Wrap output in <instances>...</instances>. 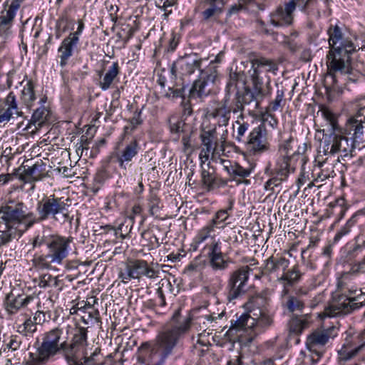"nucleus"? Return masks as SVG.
<instances>
[{"instance_id": "obj_12", "label": "nucleus", "mask_w": 365, "mask_h": 365, "mask_svg": "<svg viewBox=\"0 0 365 365\" xmlns=\"http://www.w3.org/2000/svg\"><path fill=\"white\" fill-rule=\"evenodd\" d=\"M365 347V329L356 336L346 338L341 348L338 351L340 362L354 358Z\"/></svg>"}, {"instance_id": "obj_16", "label": "nucleus", "mask_w": 365, "mask_h": 365, "mask_svg": "<svg viewBox=\"0 0 365 365\" xmlns=\"http://www.w3.org/2000/svg\"><path fill=\"white\" fill-rule=\"evenodd\" d=\"M71 242L70 237H57L46 243L48 258L53 264H61L68 255V247Z\"/></svg>"}, {"instance_id": "obj_60", "label": "nucleus", "mask_w": 365, "mask_h": 365, "mask_svg": "<svg viewBox=\"0 0 365 365\" xmlns=\"http://www.w3.org/2000/svg\"><path fill=\"white\" fill-rule=\"evenodd\" d=\"M141 109H136L134 112L133 116L130 120V123L131 125V128L130 132H133L138 125H140L143 123V120L141 119Z\"/></svg>"}, {"instance_id": "obj_1", "label": "nucleus", "mask_w": 365, "mask_h": 365, "mask_svg": "<svg viewBox=\"0 0 365 365\" xmlns=\"http://www.w3.org/2000/svg\"><path fill=\"white\" fill-rule=\"evenodd\" d=\"M329 51L327 55V75L335 81L336 74L351 71V56L358 50L365 51V45L359 42L356 34L344 32L338 24H331L327 29Z\"/></svg>"}, {"instance_id": "obj_17", "label": "nucleus", "mask_w": 365, "mask_h": 365, "mask_svg": "<svg viewBox=\"0 0 365 365\" xmlns=\"http://www.w3.org/2000/svg\"><path fill=\"white\" fill-rule=\"evenodd\" d=\"M220 245V239L212 238V242L205 244L202 249V253L209 258L210 266L214 269L222 270L227 267Z\"/></svg>"}, {"instance_id": "obj_20", "label": "nucleus", "mask_w": 365, "mask_h": 365, "mask_svg": "<svg viewBox=\"0 0 365 365\" xmlns=\"http://www.w3.org/2000/svg\"><path fill=\"white\" fill-rule=\"evenodd\" d=\"M220 161L233 180L246 185L250 184V181L247 178L254 171L255 164H248L247 166H242L239 163L230 165V162L227 160L220 159Z\"/></svg>"}, {"instance_id": "obj_30", "label": "nucleus", "mask_w": 365, "mask_h": 365, "mask_svg": "<svg viewBox=\"0 0 365 365\" xmlns=\"http://www.w3.org/2000/svg\"><path fill=\"white\" fill-rule=\"evenodd\" d=\"M338 133L331 130L329 134H324L319 148V153L324 155L337 153Z\"/></svg>"}, {"instance_id": "obj_37", "label": "nucleus", "mask_w": 365, "mask_h": 365, "mask_svg": "<svg viewBox=\"0 0 365 365\" xmlns=\"http://www.w3.org/2000/svg\"><path fill=\"white\" fill-rule=\"evenodd\" d=\"M302 274V272L299 270V266L296 264L291 269L284 272L283 274L278 278V281L282 284L293 286L299 282Z\"/></svg>"}, {"instance_id": "obj_56", "label": "nucleus", "mask_w": 365, "mask_h": 365, "mask_svg": "<svg viewBox=\"0 0 365 365\" xmlns=\"http://www.w3.org/2000/svg\"><path fill=\"white\" fill-rule=\"evenodd\" d=\"M170 129L172 133H179L183 131L185 125V122L175 117H173L169 120Z\"/></svg>"}, {"instance_id": "obj_48", "label": "nucleus", "mask_w": 365, "mask_h": 365, "mask_svg": "<svg viewBox=\"0 0 365 365\" xmlns=\"http://www.w3.org/2000/svg\"><path fill=\"white\" fill-rule=\"evenodd\" d=\"M349 274H346L343 275L338 281L337 287L338 292L341 294H345L347 296L351 297L352 294H356V289L349 286L347 283Z\"/></svg>"}, {"instance_id": "obj_18", "label": "nucleus", "mask_w": 365, "mask_h": 365, "mask_svg": "<svg viewBox=\"0 0 365 365\" xmlns=\"http://www.w3.org/2000/svg\"><path fill=\"white\" fill-rule=\"evenodd\" d=\"M130 269V275L133 279H140L143 276L149 279H155L158 277L160 270L153 265H149L145 260L133 259L130 260L127 264Z\"/></svg>"}, {"instance_id": "obj_59", "label": "nucleus", "mask_w": 365, "mask_h": 365, "mask_svg": "<svg viewBox=\"0 0 365 365\" xmlns=\"http://www.w3.org/2000/svg\"><path fill=\"white\" fill-rule=\"evenodd\" d=\"M271 110H267L262 114V123L264 125V123H267L269 125H270L272 128H275L278 125V120L275 118L274 115L270 113Z\"/></svg>"}, {"instance_id": "obj_29", "label": "nucleus", "mask_w": 365, "mask_h": 365, "mask_svg": "<svg viewBox=\"0 0 365 365\" xmlns=\"http://www.w3.org/2000/svg\"><path fill=\"white\" fill-rule=\"evenodd\" d=\"M120 66L118 63L113 62L111 66L108 67L106 70V73L103 74V71L99 73V76L101 78L98 86L103 91H107L110 88H111L112 84L115 81V80L118 78V76L120 73Z\"/></svg>"}, {"instance_id": "obj_34", "label": "nucleus", "mask_w": 365, "mask_h": 365, "mask_svg": "<svg viewBox=\"0 0 365 365\" xmlns=\"http://www.w3.org/2000/svg\"><path fill=\"white\" fill-rule=\"evenodd\" d=\"M203 3L208 7L202 12L204 20H208L212 17L220 16L226 4L225 0H204Z\"/></svg>"}, {"instance_id": "obj_38", "label": "nucleus", "mask_w": 365, "mask_h": 365, "mask_svg": "<svg viewBox=\"0 0 365 365\" xmlns=\"http://www.w3.org/2000/svg\"><path fill=\"white\" fill-rule=\"evenodd\" d=\"M16 13L5 9L0 15V36H6L11 28Z\"/></svg>"}, {"instance_id": "obj_4", "label": "nucleus", "mask_w": 365, "mask_h": 365, "mask_svg": "<svg viewBox=\"0 0 365 365\" xmlns=\"http://www.w3.org/2000/svg\"><path fill=\"white\" fill-rule=\"evenodd\" d=\"M62 334L63 331L58 328L46 332L36 352L30 353V360L26 365H44L51 358L61 353L63 347Z\"/></svg>"}, {"instance_id": "obj_61", "label": "nucleus", "mask_w": 365, "mask_h": 365, "mask_svg": "<svg viewBox=\"0 0 365 365\" xmlns=\"http://www.w3.org/2000/svg\"><path fill=\"white\" fill-rule=\"evenodd\" d=\"M21 344V340L19 336L15 335L11 336L10 337L9 341L7 344V347H9L12 351H16L19 349Z\"/></svg>"}, {"instance_id": "obj_3", "label": "nucleus", "mask_w": 365, "mask_h": 365, "mask_svg": "<svg viewBox=\"0 0 365 365\" xmlns=\"http://www.w3.org/2000/svg\"><path fill=\"white\" fill-rule=\"evenodd\" d=\"M35 221L31 213H26L21 207H1L0 225L7 230H0V247L6 245L16 235H21Z\"/></svg>"}, {"instance_id": "obj_45", "label": "nucleus", "mask_w": 365, "mask_h": 365, "mask_svg": "<svg viewBox=\"0 0 365 365\" xmlns=\"http://www.w3.org/2000/svg\"><path fill=\"white\" fill-rule=\"evenodd\" d=\"M80 350L87 344V329L83 327L78 328L75 333L71 343Z\"/></svg>"}, {"instance_id": "obj_21", "label": "nucleus", "mask_w": 365, "mask_h": 365, "mask_svg": "<svg viewBox=\"0 0 365 365\" xmlns=\"http://www.w3.org/2000/svg\"><path fill=\"white\" fill-rule=\"evenodd\" d=\"M336 334L334 327L325 329L316 330L308 336L306 342L307 347L309 351L322 350L329 339L334 338Z\"/></svg>"}, {"instance_id": "obj_26", "label": "nucleus", "mask_w": 365, "mask_h": 365, "mask_svg": "<svg viewBox=\"0 0 365 365\" xmlns=\"http://www.w3.org/2000/svg\"><path fill=\"white\" fill-rule=\"evenodd\" d=\"M78 44L77 38L72 39L69 36L66 37L62 41L58 48V57L59 58L61 68H64L68 63V61L73 55L74 50L76 48Z\"/></svg>"}, {"instance_id": "obj_43", "label": "nucleus", "mask_w": 365, "mask_h": 365, "mask_svg": "<svg viewBox=\"0 0 365 365\" xmlns=\"http://www.w3.org/2000/svg\"><path fill=\"white\" fill-rule=\"evenodd\" d=\"M295 141L290 137L287 140H284L280 145L279 150L280 152V156L279 158H286L287 163L292 165V154L293 153V148Z\"/></svg>"}, {"instance_id": "obj_28", "label": "nucleus", "mask_w": 365, "mask_h": 365, "mask_svg": "<svg viewBox=\"0 0 365 365\" xmlns=\"http://www.w3.org/2000/svg\"><path fill=\"white\" fill-rule=\"evenodd\" d=\"M270 91H267V89H263V93L262 94L258 93L255 86H252V90L250 88H245L243 92H240V97L242 100V102L244 105H250L253 103V110L257 109L259 107L260 101H262L264 98L269 93Z\"/></svg>"}, {"instance_id": "obj_15", "label": "nucleus", "mask_w": 365, "mask_h": 365, "mask_svg": "<svg viewBox=\"0 0 365 365\" xmlns=\"http://www.w3.org/2000/svg\"><path fill=\"white\" fill-rule=\"evenodd\" d=\"M32 295L19 294L15 295L10 292L6 297L4 302V309L9 315H14L19 312H24L25 315H28L30 310V304L33 302Z\"/></svg>"}, {"instance_id": "obj_55", "label": "nucleus", "mask_w": 365, "mask_h": 365, "mask_svg": "<svg viewBox=\"0 0 365 365\" xmlns=\"http://www.w3.org/2000/svg\"><path fill=\"white\" fill-rule=\"evenodd\" d=\"M284 92L283 90H277V95L273 101H272L269 106L267 108V110L274 112L281 107V103L284 99Z\"/></svg>"}, {"instance_id": "obj_13", "label": "nucleus", "mask_w": 365, "mask_h": 365, "mask_svg": "<svg viewBox=\"0 0 365 365\" xmlns=\"http://www.w3.org/2000/svg\"><path fill=\"white\" fill-rule=\"evenodd\" d=\"M296 0H289L280 5L269 15V22L274 27H284L292 24Z\"/></svg>"}, {"instance_id": "obj_41", "label": "nucleus", "mask_w": 365, "mask_h": 365, "mask_svg": "<svg viewBox=\"0 0 365 365\" xmlns=\"http://www.w3.org/2000/svg\"><path fill=\"white\" fill-rule=\"evenodd\" d=\"M21 100L28 108L33 106V103L36 100V95L34 93V83L31 80L28 81L24 86L21 91Z\"/></svg>"}, {"instance_id": "obj_11", "label": "nucleus", "mask_w": 365, "mask_h": 365, "mask_svg": "<svg viewBox=\"0 0 365 365\" xmlns=\"http://www.w3.org/2000/svg\"><path fill=\"white\" fill-rule=\"evenodd\" d=\"M202 59L197 53L185 54L178 58L173 63L172 73L181 77L188 76L192 74L196 70H201Z\"/></svg>"}, {"instance_id": "obj_23", "label": "nucleus", "mask_w": 365, "mask_h": 365, "mask_svg": "<svg viewBox=\"0 0 365 365\" xmlns=\"http://www.w3.org/2000/svg\"><path fill=\"white\" fill-rule=\"evenodd\" d=\"M229 98L225 97L223 101L217 103V106L207 112V115L210 118L216 121V124L222 129L228 125L230 119V113L228 108Z\"/></svg>"}, {"instance_id": "obj_19", "label": "nucleus", "mask_w": 365, "mask_h": 365, "mask_svg": "<svg viewBox=\"0 0 365 365\" xmlns=\"http://www.w3.org/2000/svg\"><path fill=\"white\" fill-rule=\"evenodd\" d=\"M216 76L201 72V76L195 80L189 91L190 98H203L208 96L213 87Z\"/></svg>"}, {"instance_id": "obj_44", "label": "nucleus", "mask_w": 365, "mask_h": 365, "mask_svg": "<svg viewBox=\"0 0 365 365\" xmlns=\"http://www.w3.org/2000/svg\"><path fill=\"white\" fill-rule=\"evenodd\" d=\"M282 305L290 312L302 311L304 307V302L298 297L288 296L286 301L282 302Z\"/></svg>"}, {"instance_id": "obj_54", "label": "nucleus", "mask_w": 365, "mask_h": 365, "mask_svg": "<svg viewBox=\"0 0 365 365\" xmlns=\"http://www.w3.org/2000/svg\"><path fill=\"white\" fill-rule=\"evenodd\" d=\"M235 123L238 125L235 139L237 142L245 143L246 141L244 140V137L249 129L250 125L247 123H241L239 119L237 120Z\"/></svg>"}, {"instance_id": "obj_57", "label": "nucleus", "mask_w": 365, "mask_h": 365, "mask_svg": "<svg viewBox=\"0 0 365 365\" xmlns=\"http://www.w3.org/2000/svg\"><path fill=\"white\" fill-rule=\"evenodd\" d=\"M232 207H229L227 210H220L215 214V217L212 220L210 224L213 225V227L217 226L220 223L225 221L228 216V210H230Z\"/></svg>"}, {"instance_id": "obj_24", "label": "nucleus", "mask_w": 365, "mask_h": 365, "mask_svg": "<svg viewBox=\"0 0 365 365\" xmlns=\"http://www.w3.org/2000/svg\"><path fill=\"white\" fill-rule=\"evenodd\" d=\"M252 319H255L253 331L255 334L261 333L270 327L274 322L273 314L265 307L254 310Z\"/></svg>"}, {"instance_id": "obj_31", "label": "nucleus", "mask_w": 365, "mask_h": 365, "mask_svg": "<svg viewBox=\"0 0 365 365\" xmlns=\"http://www.w3.org/2000/svg\"><path fill=\"white\" fill-rule=\"evenodd\" d=\"M23 175L28 180L33 181L41 180L46 176V165L40 160L32 166H24Z\"/></svg>"}, {"instance_id": "obj_58", "label": "nucleus", "mask_w": 365, "mask_h": 365, "mask_svg": "<svg viewBox=\"0 0 365 365\" xmlns=\"http://www.w3.org/2000/svg\"><path fill=\"white\" fill-rule=\"evenodd\" d=\"M307 149V145L306 143H302L298 146L297 150L293 152L292 154V160L295 158L299 160L301 163L303 165L306 162V156L304 153Z\"/></svg>"}, {"instance_id": "obj_39", "label": "nucleus", "mask_w": 365, "mask_h": 365, "mask_svg": "<svg viewBox=\"0 0 365 365\" xmlns=\"http://www.w3.org/2000/svg\"><path fill=\"white\" fill-rule=\"evenodd\" d=\"M310 320L307 315L292 318L289 324V331L296 334H301L309 326Z\"/></svg>"}, {"instance_id": "obj_64", "label": "nucleus", "mask_w": 365, "mask_h": 365, "mask_svg": "<svg viewBox=\"0 0 365 365\" xmlns=\"http://www.w3.org/2000/svg\"><path fill=\"white\" fill-rule=\"evenodd\" d=\"M311 354L309 356V359L312 365H315L323 354V351L321 349H316V351H309Z\"/></svg>"}, {"instance_id": "obj_25", "label": "nucleus", "mask_w": 365, "mask_h": 365, "mask_svg": "<svg viewBox=\"0 0 365 365\" xmlns=\"http://www.w3.org/2000/svg\"><path fill=\"white\" fill-rule=\"evenodd\" d=\"M140 149L138 141L136 139L132 140L118 152L113 153L114 158L121 168H125V163L130 162L139 153Z\"/></svg>"}, {"instance_id": "obj_5", "label": "nucleus", "mask_w": 365, "mask_h": 365, "mask_svg": "<svg viewBox=\"0 0 365 365\" xmlns=\"http://www.w3.org/2000/svg\"><path fill=\"white\" fill-rule=\"evenodd\" d=\"M346 130L352 133L353 140L349 143V139L338 133L337 153H341L344 157L351 156L354 148L365 143V121L361 115L350 118L346 124Z\"/></svg>"}, {"instance_id": "obj_62", "label": "nucleus", "mask_w": 365, "mask_h": 365, "mask_svg": "<svg viewBox=\"0 0 365 365\" xmlns=\"http://www.w3.org/2000/svg\"><path fill=\"white\" fill-rule=\"evenodd\" d=\"M314 0H296L295 4L296 7L298 6L299 9L307 14H309V6L311 4H312Z\"/></svg>"}, {"instance_id": "obj_50", "label": "nucleus", "mask_w": 365, "mask_h": 365, "mask_svg": "<svg viewBox=\"0 0 365 365\" xmlns=\"http://www.w3.org/2000/svg\"><path fill=\"white\" fill-rule=\"evenodd\" d=\"M100 354L101 349L99 348H96L94 352L90 356H83L84 361L83 363L85 365L87 363H91L92 365H104L106 364V360H111L113 358L112 354H109L106 356L104 361H100L98 359Z\"/></svg>"}, {"instance_id": "obj_35", "label": "nucleus", "mask_w": 365, "mask_h": 365, "mask_svg": "<svg viewBox=\"0 0 365 365\" xmlns=\"http://www.w3.org/2000/svg\"><path fill=\"white\" fill-rule=\"evenodd\" d=\"M241 83L242 86L245 85V74L243 72L231 71L229 76V79L226 86V95L225 97L232 93H240L238 89V84Z\"/></svg>"}, {"instance_id": "obj_7", "label": "nucleus", "mask_w": 365, "mask_h": 365, "mask_svg": "<svg viewBox=\"0 0 365 365\" xmlns=\"http://www.w3.org/2000/svg\"><path fill=\"white\" fill-rule=\"evenodd\" d=\"M227 135V130L222 129L221 136L217 139L216 128L203 130L200 136L202 143V149L200 153L201 160H207L211 155L213 156L215 153H217L218 149L224 152Z\"/></svg>"}, {"instance_id": "obj_52", "label": "nucleus", "mask_w": 365, "mask_h": 365, "mask_svg": "<svg viewBox=\"0 0 365 365\" xmlns=\"http://www.w3.org/2000/svg\"><path fill=\"white\" fill-rule=\"evenodd\" d=\"M48 257V254L35 257L32 260L33 265L37 269H50L53 263Z\"/></svg>"}, {"instance_id": "obj_42", "label": "nucleus", "mask_w": 365, "mask_h": 365, "mask_svg": "<svg viewBox=\"0 0 365 365\" xmlns=\"http://www.w3.org/2000/svg\"><path fill=\"white\" fill-rule=\"evenodd\" d=\"M254 323L255 321L252 317L247 314H243L234 323H232L231 329L237 331H253Z\"/></svg>"}, {"instance_id": "obj_32", "label": "nucleus", "mask_w": 365, "mask_h": 365, "mask_svg": "<svg viewBox=\"0 0 365 365\" xmlns=\"http://www.w3.org/2000/svg\"><path fill=\"white\" fill-rule=\"evenodd\" d=\"M33 302L30 304V310L28 315H31L35 310L40 313L51 314L53 308V301L50 297H43L41 299L35 295H32Z\"/></svg>"}, {"instance_id": "obj_22", "label": "nucleus", "mask_w": 365, "mask_h": 365, "mask_svg": "<svg viewBox=\"0 0 365 365\" xmlns=\"http://www.w3.org/2000/svg\"><path fill=\"white\" fill-rule=\"evenodd\" d=\"M22 116L16 96L13 92H10L6 98L0 102V124L8 123L13 115Z\"/></svg>"}, {"instance_id": "obj_53", "label": "nucleus", "mask_w": 365, "mask_h": 365, "mask_svg": "<svg viewBox=\"0 0 365 365\" xmlns=\"http://www.w3.org/2000/svg\"><path fill=\"white\" fill-rule=\"evenodd\" d=\"M322 116L329 123L330 129L336 131L338 129L337 120L336 115L328 108L322 110Z\"/></svg>"}, {"instance_id": "obj_49", "label": "nucleus", "mask_w": 365, "mask_h": 365, "mask_svg": "<svg viewBox=\"0 0 365 365\" xmlns=\"http://www.w3.org/2000/svg\"><path fill=\"white\" fill-rule=\"evenodd\" d=\"M38 286L41 288L48 287H57L58 280L56 277H53L49 274H45L39 277L38 279H35Z\"/></svg>"}, {"instance_id": "obj_27", "label": "nucleus", "mask_w": 365, "mask_h": 365, "mask_svg": "<svg viewBox=\"0 0 365 365\" xmlns=\"http://www.w3.org/2000/svg\"><path fill=\"white\" fill-rule=\"evenodd\" d=\"M207 167V168L202 167L201 172V180L205 187L210 190L227 184L226 181L217 176L213 168L209 167L208 164Z\"/></svg>"}, {"instance_id": "obj_63", "label": "nucleus", "mask_w": 365, "mask_h": 365, "mask_svg": "<svg viewBox=\"0 0 365 365\" xmlns=\"http://www.w3.org/2000/svg\"><path fill=\"white\" fill-rule=\"evenodd\" d=\"M35 311L36 312L34 314L33 319L36 324H43V322L48 321L51 319V314H46L40 313V312H38L36 310Z\"/></svg>"}, {"instance_id": "obj_14", "label": "nucleus", "mask_w": 365, "mask_h": 365, "mask_svg": "<svg viewBox=\"0 0 365 365\" xmlns=\"http://www.w3.org/2000/svg\"><path fill=\"white\" fill-rule=\"evenodd\" d=\"M286 158H279L275 167L272 171L271 178L265 182L264 188L267 190H273L278 187L283 181H285L289 173L293 172L294 168L292 165L287 163Z\"/></svg>"}, {"instance_id": "obj_46", "label": "nucleus", "mask_w": 365, "mask_h": 365, "mask_svg": "<svg viewBox=\"0 0 365 365\" xmlns=\"http://www.w3.org/2000/svg\"><path fill=\"white\" fill-rule=\"evenodd\" d=\"M27 318L22 324L17 327V331L24 336L34 334L36 331V324L31 318V315H26Z\"/></svg>"}, {"instance_id": "obj_2", "label": "nucleus", "mask_w": 365, "mask_h": 365, "mask_svg": "<svg viewBox=\"0 0 365 365\" xmlns=\"http://www.w3.org/2000/svg\"><path fill=\"white\" fill-rule=\"evenodd\" d=\"M180 311L171 319L172 326L160 334L154 341L143 342L138 349L137 361L145 365H164L178 340L190 329L191 319L187 317L178 322Z\"/></svg>"}, {"instance_id": "obj_33", "label": "nucleus", "mask_w": 365, "mask_h": 365, "mask_svg": "<svg viewBox=\"0 0 365 365\" xmlns=\"http://www.w3.org/2000/svg\"><path fill=\"white\" fill-rule=\"evenodd\" d=\"M38 210L39 217L36 218L32 215L35 219L34 223L36 220L46 218L51 214L53 215V217L57 220H66L69 217L65 207H55V208H53V207H38ZM24 212L27 213L26 211ZM30 213L33 215L31 212Z\"/></svg>"}, {"instance_id": "obj_6", "label": "nucleus", "mask_w": 365, "mask_h": 365, "mask_svg": "<svg viewBox=\"0 0 365 365\" xmlns=\"http://www.w3.org/2000/svg\"><path fill=\"white\" fill-rule=\"evenodd\" d=\"M251 68L248 71L249 77L258 93L262 94L263 89L269 91L270 78L269 73H276L278 70L277 63L265 57H259L251 61Z\"/></svg>"}, {"instance_id": "obj_36", "label": "nucleus", "mask_w": 365, "mask_h": 365, "mask_svg": "<svg viewBox=\"0 0 365 365\" xmlns=\"http://www.w3.org/2000/svg\"><path fill=\"white\" fill-rule=\"evenodd\" d=\"M213 232L214 227L211 224H208L200 229L193 240L195 248L197 249L204 242H206V244L210 243L212 242V238L217 239L215 235H212Z\"/></svg>"}, {"instance_id": "obj_9", "label": "nucleus", "mask_w": 365, "mask_h": 365, "mask_svg": "<svg viewBox=\"0 0 365 365\" xmlns=\"http://www.w3.org/2000/svg\"><path fill=\"white\" fill-rule=\"evenodd\" d=\"M245 143L247 151L252 155H258L268 152L270 150V143L265 125L260 123L255 127Z\"/></svg>"}, {"instance_id": "obj_8", "label": "nucleus", "mask_w": 365, "mask_h": 365, "mask_svg": "<svg viewBox=\"0 0 365 365\" xmlns=\"http://www.w3.org/2000/svg\"><path fill=\"white\" fill-rule=\"evenodd\" d=\"M359 295L353 297L336 292L333 296L332 300L329 302L324 312L319 314L321 317H334L340 314H347L353 310L362 307V303H357Z\"/></svg>"}, {"instance_id": "obj_10", "label": "nucleus", "mask_w": 365, "mask_h": 365, "mask_svg": "<svg viewBox=\"0 0 365 365\" xmlns=\"http://www.w3.org/2000/svg\"><path fill=\"white\" fill-rule=\"evenodd\" d=\"M250 271L251 269L246 265L240 267L230 274L227 287L229 301L235 299L245 293Z\"/></svg>"}, {"instance_id": "obj_40", "label": "nucleus", "mask_w": 365, "mask_h": 365, "mask_svg": "<svg viewBox=\"0 0 365 365\" xmlns=\"http://www.w3.org/2000/svg\"><path fill=\"white\" fill-rule=\"evenodd\" d=\"M289 262L284 257H271L266 261L265 269L268 272H274L279 269L285 271L288 267Z\"/></svg>"}, {"instance_id": "obj_47", "label": "nucleus", "mask_w": 365, "mask_h": 365, "mask_svg": "<svg viewBox=\"0 0 365 365\" xmlns=\"http://www.w3.org/2000/svg\"><path fill=\"white\" fill-rule=\"evenodd\" d=\"M234 98L231 101V103H230V99L229 98L228 101V108L230 110V113L232 112L233 113H237L238 112H240V115L238 117V118L243 119L244 116L242 114V111L244 110V105L242 102V100L240 97V93H233Z\"/></svg>"}, {"instance_id": "obj_51", "label": "nucleus", "mask_w": 365, "mask_h": 365, "mask_svg": "<svg viewBox=\"0 0 365 365\" xmlns=\"http://www.w3.org/2000/svg\"><path fill=\"white\" fill-rule=\"evenodd\" d=\"M48 113L45 107L38 108L34 112L31 121L40 126L47 120Z\"/></svg>"}]
</instances>
